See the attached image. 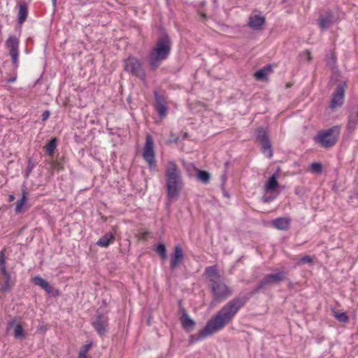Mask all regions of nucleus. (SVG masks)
Segmentation results:
<instances>
[{
    "mask_svg": "<svg viewBox=\"0 0 358 358\" xmlns=\"http://www.w3.org/2000/svg\"><path fill=\"white\" fill-rule=\"evenodd\" d=\"M234 315H215L208 320L204 327L197 333L191 334L188 338V345L201 342L207 338L222 330L232 320Z\"/></svg>",
    "mask_w": 358,
    "mask_h": 358,
    "instance_id": "obj_1",
    "label": "nucleus"
},
{
    "mask_svg": "<svg viewBox=\"0 0 358 358\" xmlns=\"http://www.w3.org/2000/svg\"><path fill=\"white\" fill-rule=\"evenodd\" d=\"M158 30V38L149 56V67L152 71L157 69L162 62L169 57L172 45L167 31L163 27H159Z\"/></svg>",
    "mask_w": 358,
    "mask_h": 358,
    "instance_id": "obj_2",
    "label": "nucleus"
},
{
    "mask_svg": "<svg viewBox=\"0 0 358 358\" xmlns=\"http://www.w3.org/2000/svg\"><path fill=\"white\" fill-rule=\"evenodd\" d=\"M166 196L168 200H176L183 189L182 173L173 161L167 163L165 169Z\"/></svg>",
    "mask_w": 358,
    "mask_h": 358,
    "instance_id": "obj_3",
    "label": "nucleus"
},
{
    "mask_svg": "<svg viewBox=\"0 0 358 358\" xmlns=\"http://www.w3.org/2000/svg\"><path fill=\"white\" fill-rule=\"evenodd\" d=\"M203 275L210 282L209 288L213 295V301H220L231 295L232 291L222 281V276L216 265L206 267Z\"/></svg>",
    "mask_w": 358,
    "mask_h": 358,
    "instance_id": "obj_4",
    "label": "nucleus"
},
{
    "mask_svg": "<svg viewBox=\"0 0 358 358\" xmlns=\"http://www.w3.org/2000/svg\"><path fill=\"white\" fill-rule=\"evenodd\" d=\"M340 131L341 126H333L327 129L319 131L318 134L314 136V141L322 148H331L337 143Z\"/></svg>",
    "mask_w": 358,
    "mask_h": 358,
    "instance_id": "obj_5",
    "label": "nucleus"
},
{
    "mask_svg": "<svg viewBox=\"0 0 358 358\" xmlns=\"http://www.w3.org/2000/svg\"><path fill=\"white\" fill-rule=\"evenodd\" d=\"M124 70L129 75L138 78L143 83L146 82V73L141 61L133 55L123 60Z\"/></svg>",
    "mask_w": 358,
    "mask_h": 358,
    "instance_id": "obj_6",
    "label": "nucleus"
},
{
    "mask_svg": "<svg viewBox=\"0 0 358 358\" xmlns=\"http://www.w3.org/2000/svg\"><path fill=\"white\" fill-rule=\"evenodd\" d=\"M256 139L262 145V153L266 157L271 158L273 155V150L268 129L262 127L257 128L256 130Z\"/></svg>",
    "mask_w": 358,
    "mask_h": 358,
    "instance_id": "obj_7",
    "label": "nucleus"
},
{
    "mask_svg": "<svg viewBox=\"0 0 358 358\" xmlns=\"http://www.w3.org/2000/svg\"><path fill=\"white\" fill-rule=\"evenodd\" d=\"M153 95L155 99L153 107L158 116L164 119L167 116L169 110L167 96L160 94L157 90H154Z\"/></svg>",
    "mask_w": 358,
    "mask_h": 358,
    "instance_id": "obj_8",
    "label": "nucleus"
},
{
    "mask_svg": "<svg viewBox=\"0 0 358 358\" xmlns=\"http://www.w3.org/2000/svg\"><path fill=\"white\" fill-rule=\"evenodd\" d=\"M19 45L20 41L15 35L9 36L5 43L6 48L9 50L12 64L15 69H17L19 66Z\"/></svg>",
    "mask_w": 358,
    "mask_h": 358,
    "instance_id": "obj_9",
    "label": "nucleus"
},
{
    "mask_svg": "<svg viewBox=\"0 0 358 358\" xmlns=\"http://www.w3.org/2000/svg\"><path fill=\"white\" fill-rule=\"evenodd\" d=\"M347 87L346 82L343 81L338 84L332 94L329 107L334 109L336 107H341L344 103L345 92Z\"/></svg>",
    "mask_w": 358,
    "mask_h": 358,
    "instance_id": "obj_10",
    "label": "nucleus"
},
{
    "mask_svg": "<svg viewBox=\"0 0 358 358\" xmlns=\"http://www.w3.org/2000/svg\"><path fill=\"white\" fill-rule=\"evenodd\" d=\"M248 297L238 296L229 301L217 313H236L247 302Z\"/></svg>",
    "mask_w": 358,
    "mask_h": 358,
    "instance_id": "obj_11",
    "label": "nucleus"
},
{
    "mask_svg": "<svg viewBox=\"0 0 358 358\" xmlns=\"http://www.w3.org/2000/svg\"><path fill=\"white\" fill-rule=\"evenodd\" d=\"M92 324L100 336H105L108 331V318L106 315H96L92 320Z\"/></svg>",
    "mask_w": 358,
    "mask_h": 358,
    "instance_id": "obj_12",
    "label": "nucleus"
},
{
    "mask_svg": "<svg viewBox=\"0 0 358 358\" xmlns=\"http://www.w3.org/2000/svg\"><path fill=\"white\" fill-rule=\"evenodd\" d=\"M143 157L148 163L150 168H152V166H155L154 141L150 135H147L146 136L145 143L143 152Z\"/></svg>",
    "mask_w": 358,
    "mask_h": 358,
    "instance_id": "obj_13",
    "label": "nucleus"
},
{
    "mask_svg": "<svg viewBox=\"0 0 358 358\" xmlns=\"http://www.w3.org/2000/svg\"><path fill=\"white\" fill-rule=\"evenodd\" d=\"M184 252L180 244L175 245L173 251L171 255L170 258V269L171 271H175L179 266L180 263L184 259Z\"/></svg>",
    "mask_w": 358,
    "mask_h": 358,
    "instance_id": "obj_14",
    "label": "nucleus"
},
{
    "mask_svg": "<svg viewBox=\"0 0 358 358\" xmlns=\"http://www.w3.org/2000/svg\"><path fill=\"white\" fill-rule=\"evenodd\" d=\"M34 285L39 286L44 289L49 295L57 296L59 295L58 289H55L46 280L39 275H36L33 278Z\"/></svg>",
    "mask_w": 358,
    "mask_h": 358,
    "instance_id": "obj_15",
    "label": "nucleus"
},
{
    "mask_svg": "<svg viewBox=\"0 0 358 358\" xmlns=\"http://www.w3.org/2000/svg\"><path fill=\"white\" fill-rule=\"evenodd\" d=\"M358 124V106L351 108L348 116V121L346 125V129L349 134H352L356 126Z\"/></svg>",
    "mask_w": 358,
    "mask_h": 358,
    "instance_id": "obj_16",
    "label": "nucleus"
},
{
    "mask_svg": "<svg viewBox=\"0 0 358 358\" xmlns=\"http://www.w3.org/2000/svg\"><path fill=\"white\" fill-rule=\"evenodd\" d=\"M12 329H13V336L15 338L24 339L25 338L22 324L20 322H17L16 318L9 321L8 323L7 331Z\"/></svg>",
    "mask_w": 358,
    "mask_h": 358,
    "instance_id": "obj_17",
    "label": "nucleus"
},
{
    "mask_svg": "<svg viewBox=\"0 0 358 358\" xmlns=\"http://www.w3.org/2000/svg\"><path fill=\"white\" fill-rule=\"evenodd\" d=\"M334 15L331 11L327 12L324 15H321L318 19V24L322 29H329L334 22Z\"/></svg>",
    "mask_w": 358,
    "mask_h": 358,
    "instance_id": "obj_18",
    "label": "nucleus"
},
{
    "mask_svg": "<svg viewBox=\"0 0 358 358\" xmlns=\"http://www.w3.org/2000/svg\"><path fill=\"white\" fill-rule=\"evenodd\" d=\"M273 284L269 281L268 278L265 275L262 279H261L257 285L253 288L251 293L252 294H255L259 292H264L268 289H269Z\"/></svg>",
    "mask_w": 358,
    "mask_h": 358,
    "instance_id": "obj_19",
    "label": "nucleus"
},
{
    "mask_svg": "<svg viewBox=\"0 0 358 358\" xmlns=\"http://www.w3.org/2000/svg\"><path fill=\"white\" fill-rule=\"evenodd\" d=\"M278 178L277 173H274L268 178L264 185V189L266 192H273L278 188L279 182H278Z\"/></svg>",
    "mask_w": 358,
    "mask_h": 358,
    "instance_id": "obj_20",
    "label": "nucleus"
},
{
    "mask_svg": "<svg viewBox=\"0 0 358 358\" xmlns=\"http://www.w3.org/2000/svg\"><path fill=\"white\" fill-rule=\"evenodd\" d=\"M291 219L284 217H278L273 220V226L282 231H286L289 229Z\"/></svg>",
    "mask_w": 358,
    "mask_h": 358,
    "instance_id": "obj_21",
    "label": "nucleus"
},
{
    "mask_svg": "<svg viewBox=\"0 0 358 358\" xmlns=\"http://www.w3.org/2000/svg\"><path fill=\"white\" fill-rule=\"evenodd\" d=\"M180 320L182 329L187 333L192 331L196 326V322L192 318H190L188 315H181Z\"/></svg>",
    "mask_w": 358,
    "mask_h": 358,
    "instance_id": "obj_22",
    "label": "nucleus"
},
{
    "mask_svg": "<svg viewBox=\"0 0 358 358\" xmlns=\"http://www.w3.org/2000/svg\"><path fill=\"white\" fill-rule=\"evenodd\" d=\"M28 193L26 190L25 186L22 188V196L17 201L15 212L16 214H21L24 212L23 208L25 206L27 201Z\"/></svg>",
    "mask_w": 358,
    "mask_h": 358,
    "instance_id": "obj_23",
    "label": "nucleus"
},
{
    "mask_svg": "<svg viewBox=\"0 0 358 358\" xmlns=\"http://www.w3.org/2000/svg\"><path fill=\"white\" fill-rule=\"evenodd\" d=\"M265 17L259 15H255L250 17L249 26L254 30H261L265 23Z\"/></svg>",
    "mask_w": 358,
    "mask_h": 358,
    "instance_id": "obj_24",
    "label": "nucleus"
},
{
    "mask_svg": "<svg viewBox=\"0 0 358 358\" xmlns=\"http://www.w3.org/2000/svg\"><path fill=\"white\" fill-rule=\"evenodd\" d=\"M273 66L271 64H267L264 68L257 71L254 76L257 80L264 81L268 79V74L272 71Z\"/></svg>",
    "mask_w": 358,
    "mask_h": 358,
    "instance_id": "obj_25",
    "label": "nucleus"
},
{
    "mask_svg": "<svg viewBox=\"0 0 358 358\" xmlns=\"http://www.w3.org/2000/svg\"><path fill=\"white\" fill-rule=\"evenodd\" d=\"M28 16V6L24 1L19 3V10L17 14V22L20 24H23Z\"/></svg>",
    "mask_w": 358,
    "mask_h": 358,
    "instance_id": "obj_26",
    "label": "nucleus"
},
{
    "mask_svg": "<svg viewBox=\"0 0 358 358\" xmlns=\"http://www.w3.org/2000/svg\"><path fill=\"white\" fill-rule=\"evenodd\" d=\"M114 241L115 236L113 234L112 232H108L98 240L96 245L99 247L107 248L113 243Z\"/></svg>",
    "mask_w": 358,
    "mask_h": 358,
    "instance_id": "obj_27",
    "label": "nucleus"
},
{
    "mask_svg": "<svg viewBox=\"0 0 358 358\" xmlns=\"http://www.w3.org/2000/svg\"><path fill=\"white\" fill-rule=\"evenodd\" d=\"M266 276L273 285L285 280L286 278V273L285 271H280L275 273L267 274Z\"/></svg>",
    "mask_w": 358,
    "mask_h": 358,
    "instance_id": "obj_28",
    "label": "nucleus"
},
{
    "mask_svg": "<svg viewBox=\"0 0 358 358\" xmlns=\"http://www.w3.org/2000/svg\"><path fill=\"white\" fill-rule=\"evenodd\" d=\"M326 66L331 71L337 68V57L334 51H331L329 55H327Z\"/></svg>",
    "mask_w": 358,
    "mask_h": 358,
    "instance_id": "obj_29",
    "label": "nucleus"
},
{
    "mask_svg": "<svg viewBox=\"0 0 358 358\" xmlns=\"http://www.w3.org/2000/svg\"><path fill=\"white\" fill-rule=\"evenodd\" d=\"M196 177L198 181L203 184H208L210 180L211 175L208 171L199 169Z\"/></svg>",
    "mask_w": 358,
    "mask_h": 358,
    "instance_id": "obj_30",
    "label": "nucleus"
},
{
    "mask_svg": "<svg viewBox=\"0 0 358 358\" xmlns=\"http://www.w3.org/2000/svg\"><path fill=\"white\" fill-rule=\"evenodd\" d=\"M57 142L58 141L56 137H52L48 141L45 146V152L48 155L51 156L55 152L57 146Z\"/></svg>",
    "mask_w": 358,
    "mask_h": 358,
    "instance_id": "obj_31",
    "label": "nucleus"
},
{
    "mask_svg": "<svg viewBox=\"0 0 358 358\" xmlns=\"http://www.w3.org/2000/svg\"><path fill=\"white\" fill-rule=\"evenodd\" d=\"M155 252L160 257L162 260H166L168 257L166 246L163 243H159L154 249Z\"/></svg>",
    "mask_w": 358,
    "mask_h": 358,
    "instance_id": "obj_32",
    "label": "nucleus"
},
{
    "mask_svg": "<svg viewBox=\"0 0 358 358\" xmlns=\"http://www.w3.org/2000/svg\"><path fill=\"white\" fill-rule=\"evenodd\" d=\"M184 167L187 172V174L189 177H193L196 176L197 171L199 169L196 167L195 164L192 162H184Z\"/></svg>",
    "mask_w": 358,
    "mask_h": 358,
    "instance_id": "obj_33",
    "label": "nucleus"
},
{
    "mask_svg": "<svg viewBox=\"0 0 358 358\" xmlns=\"http://www.w3.org/2000/svg\"><path fill=\"white\" fill-rule=\"evenodd\" d=\"M10 280L11 277L10 274L3 277V282L1 285V290L2 292H6L10 289Z\"/></svg>",
    "mask_w": 358,
    "mask_h": 358,
    "instance_id": "obj_34",
    "label": "nucleus"
},
{
    "mask_svg": "<svg viewBox=\"0 0 358 358\" xmlns=\"http://www.w3.org/2000/svg\"><path fill=\"white\" fill-rule=\"evenodd\" d=\"M36 163L33 161L32 158H29L27 161V166L25 169L24 177L27 178L31 173L33 169L35 167Z\"/></svg>",
    "mask_w": 358,
    "mask_h": 358,
    "instance_id": "obj_35",
    "label": "nucleus"
},
{
    "mask_svg": "<svg viewBox=\"0 0 358 358\" xmlns=\"http://www.w3.org/2000/svg\"><path fill=\"white\" fill-rule=\"evenodd\" d=\"M310 169L313 173H321L322 171V164L320 162H313L310 164Z\"/></svg>",
    "mask_w": 358,
    "mask_h": 358,
    "instance_id": "obj_36",
    "label": "nucleus"
},
{
    "mask_svg": "<svg viewBox=\"0 0 358 358\" xmlns=\"http://www.w3.org/2000/svg\"><path fill=\"white\" fill-rule=\"evenodd\" d=\"M92 345V343L84 345L82 348V350H80V352L79 353L80 357H85V355L87 352V351L91 348Z\"/></svg>",
    "mask_w": 358,
    "mask_h": 358,
    "instance_id": "obj_37",
    "label": "nucleus"
},
{
    "mask_svg": "<svg viewBox=\"0 0 358 358\" xmlns=\"http://www.w3.org/2000/svg\"><path fill=\"white\" fill-rule=\"evenodd\" d=\"M313 262V258L310 255H305L299 260V263L301 264H310Z\"/></svg>",
    "mask_w": 358,
    "mask_h": 358,
    "instance_id": "obj_38",
    "label": "nucleus"
},
{
    "mask_svg": "<svg viewBox=\"0 0 358 358\" xmlns=\"http://www.w3.org/2000/svg\"><path fill=\"white\" fill-rule=\"evenodd\" d=\"M334 316L341 322L345 323L348 322V315H334Z\"/></svg>",
    "mask_w": 358,
    "mask_h": 358,
    "instance_id": "obj_39",
    "label": "nucleus"
},
{
    "mask_svg": "<svg viewBox=\"0 0 358 358\" xmlns=\"http://www.w3.org/2000/svg\"><path fill=\"white\" fill-rule=\"evenodd\" d=\"M180 141V138L176 136L173 133H171L170 136L168 139L169 143H177Z\"/></svg>",
    "mask_w": 358,
    "mask_h": 358,
    "instance_id": "obj_40",
    "label": "nucleus"
},
{
    "mask_svg": "<svg viewBox=\"0 0 358 358\" xmlns=\"http://www.w3.org/2000/svg\"><path fill=\"white\" fill-rule=\"evenodd\" d=\"M52 166L53 169H56L57 171H62L64 169L63 164L62 162L59 161H53L52 162Z\"/></svg>",
    "mask_w": 358,
    "mask_h": 358,
    "instance_id": "obj_41",
    "label": "nucleus"
},
{
    "mask_svg": "<svg viewBox=\"0 0 358 358\" xmlns=\"http://www.w3.org/2000/svg\"><path fill=\"white\" fill-rule=\"evenodd\" d=\"M273 199H274V196H272L264 195V196L262 197V201L264 203H270V202H271V201H272Z\"/></svg>",
    "mask_w": 358,
    "mask_h": 358,
    "instance_id": "obj_42",
    "label": "nucleus"
},
{
    "mask_svg": "<svg viewBox=\"0 0 358 358\" xmlns=\"http://www.w3.org/2000/svg\"><path fill=\"white\" fill-rule=\"evenodd\" d=\"M6 264V257L3 250L0 251V266Z\"/></svg>",
    "mask_w": 358,
    "mask_h": 358,
    "instance_id": "obj_43",
    "label": "nucleus"
},
{
    "mask_svg": "<svg viewBox=\"0 0 358 358\" xmlns=\"http://www.w3.org/2000/svg\"><path fill=\"white\" fill-rule=\"evenodd\" d=\"M50 115V112L48 110H45V111H43V113L42 114V121L43 122L46 121L49 118Z\"/></svg>",
    "mask_w": 358,
    "mask_h": 358,
    "instance_id": "obj_44",
    "label": "nucleus"
},
{
    "mask_svg": "<svg viewBox=\"0 0 358 358\" xmlns=\"http://www.w3.org/2000/svg\"><path fill=\"white\" fill-rule=\"evenodd\" d=\"M0 272L3 275V277L10 274L6 268V264L3 265V266H0Z\"/></svg>",
    "mask_w": 358,
    "mask_h": 358,
    "instance_id": "obj_45",
    "label": "nucleus"
},
{
    "mask_svg": "<svg viewBox=\"0 0 358 358\" xmlns=\"http://www.w3.org/2000/svg\"><path fill=\"white\" fill-rule=\"evenodd\" d=\"M46 330H47V328L45 326L41 325L38 327V331H39L41 333H44V332H45Z\"/></svg>",
    "mask_w": 358,
    "mask_h": 358,
    "instance_id": "obj_46",
    "label": "nucleus"
},
{
    "mask_svg": "<svg viewBox=\"0 0 358 358\" xmlns=\"http://www.w3.org/2000/svg\"><path fill=\"white\" fill-rule=\"evenodd\" d=\"M16 79H17V76L15 75V76H13L11 78L7 79L6 82L8 83H11L15 82L16 80Z\"/></svg>",
    "mask_w": 358,
    "mask_h": 358,
    "instance_id": "obj_47",
    "label": "nucleus"
},
{
    "mask_svg": "<svg viewBox=\"0 0 358 358\" xmlns=\"http://www.w3.org/2000/svg\"><path fill=\"white\" fill-rule=\"evenodd\" d=\"M222 189V193L224 197L229 198V194L225 190L224 186H221Z\"/></svg>",
    "mask_w": 358,
    "mask_h": 358,
    "instance_id": "obj_48",
    "label": "nucleus"
},
{
    "mask_svg": "<svg viewBox=\"0 0 358 358\" xmlns=\"http://www.w3.org/2000/svg\"><path fill=\"white\" fill-rule=\"evenodd\" d=\"M188 137H189V134L187 132H184L181 139H180V141L185 140V139L187 138Z\"/></svg>",
    "mask_w": 358,
    "mask_h": 358,
    "instance_id": "obj_49",
    "label": "nucleus"
},
{
    "mask_svg": "<svg viewBox=\"0 0 358 358\" xmlns=\"http://www.w3.org/2000/svg\"><path fill=\"white\" fill-rule=\"evenodd\" d=\"M226 180H227V178H226V176H225V175H222V182L221 186H224V183H225V182H226Z\"/></svg>",
    "mask_w": 358,
    "mask_h": 358,
    "instance_id": "obj_50",
    "label": "nucleus"
},
{
    "mask_svg": "<svg viewBox=\"0 0 358 358\" xmlns=\"http://www.w3.org/2000/svg\"><path fill=\"white\" fill-rule=\"evenodd\" d=\"M15 196L13 194H10L8 196V201L12 202L15 200Z\"/></svg>",
    "mask_w": 358,
    "mask_h": 358,
    "instance_id": "obj_51",
    "label": "nucleus"
},
{
    "mask_svg": "<svg viewBox=\"0 0 358 358\" xmlns=\"http://www.w3.org/2000/svg\"><path fill=\"white\" fill-rule=\"evenodd\" d=\"M306 53H307V55H308V61H310L312 59V57H311V53L309 50H306Z\"/></svg>",
    "mask_w": 358,
    "mask_h": 358,
    "instance_id": "obj_52",
    "label": "nucleus"
},
{
    "mask_svg": "<svg viewBox=\"0 0 358 358\" xmlns=\"http://www.w3.org/2000/svg\"><path fill=\"white\" fill-rule=\"evenodd\" d=\"M147 323L148 325H150V324H151V316L150 315L148 317Z\"/></svg>",
    "mask_w": 358,
    "mask_h": 358,
    "instance_id": "obj_53",
    "label": "nucleus"
},
{
    "mask_svg": "<svg viewBox=\"0 0 358 358\" xmlns=\"http://www.w3.org/2000/svg\"><path fill=\"white\" fill-rule=\"evenodd\" d=\"M52 3L53 6L55 8L57 5V0H52Z\"/></svg>",
    "mask_w": 358,
    "mask_h": 358,
    "instance_id": "obj_54",
    "label": "nucleus"
},
{
    "mask_svg": "<svg viewBox=\"0 0 358 358\" xmlns=\"http://www.w3.org/2000/svg\"><path fill=\"white\" fill-rule=\"evenodd\" d=\"M229 165V161H227L225 163H224V166L227 168L228 167Z\"/></svg>",
    "mask_w": 358,
    "mask_h": 358,
    "instance_id": "obj_55",
    "label": "nucleus"
},
{
    "mask_svg": "<svg viewBox=\"0 0 358 358\" xmlns=\"http://www.w3.org/2000/svg\"><path fill=\"white\" fill-rule=\"evenodd\" d=\"M181 313L185 314V313H186V311H185V310L184 308H182L181 309Z\"/></svg>",
    "mask_w": 358,
    "mask_h": 358,
    "instance_id": "obj_56",
    "label": "nucleus"
},
{
    "mask_svg": "<svg viewBox=\"0 0 358 358\" xmlns=\"http://www.w3.org/2000/svg\"><path fill=\"white\" fill-rule=\"evenodd\" d=\"M334 313L337 314V313H345V312H336V311H334Z\"/></svg>",
    "mask_w": 358,
    "mask_h": 358,
    "instance_id": "obj_57",
    "label": "nucleus"
}]
</instances>
